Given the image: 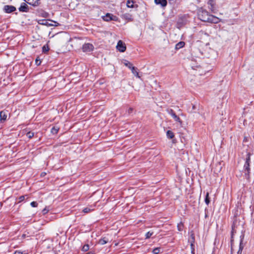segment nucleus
I'll list each match as a JSON object with an SVG mask.
<instances>
[{
	"mask_svg": "<svg viewBox=\"0 0 254 254\" xmlns=\"http://www.w3.org/2000/svg\"><path fill=\"white\" fill-rule=\"evenodd\" d=\"M211 166L212 172H213L214 174L217 175L220 173L224 166V162L223 161L217 162L215 163L213 162Z\"/></svg>",
	"mask_w": 254,
	"mask_h": 254,
	"instance_id": "1",
	"label": "nucleus"
},
{
	"mask_svg": "<svg viewBox=\"0 0 254 254\" xmlns=\"http://www.w3.org/2000/svg\"><path fill=\"white\" fill-rule=\"evenodd\" d=\"M207 7L210 11L216 13L218 11V6L216 3V0H208Z\"/></svg>",
	"mask_w": 254,
	"mask_h": 254,
	"instance_id": "2",
	"label": "nucleus"
},
{
	"mask_svg": "<svg viewBox=\"0 0 254 254\" xmlns=\"http://www.w3.org/2000/svg\"><path fill=\"white\" fill-rule=\"evenodd\" d=\"M219 21L220 19L217 17L211 14H207V22L211 23H217Z\"/></svg>",
	"mask_w": 254,
	"mask_h": 254,
	"instance_id": "3",
	"label": "nucleus"
},
{
	"mask_svg": "<svg viewBox=\"0 0 254 254\" xmlns=\"http://www.w3.org/2000/svg\"><path fill=\"white\" fill-rule=\"evenodd\" d=\"M195 238L194 234L191 232L190 234V237L189 238L188 241L190 244L191 249V253H193L194 250V243Z\"/></svg>",
	"mask_w": 254,
	"mask_h": 254,
	"instance_id": "4",
	"label": "nucleus"
},
{
	"mask_svg": "<svg viewBox=\"0 0 254 254\" xmlns=\"http://www.w3.org/2000/svg\"><path fill=\"white\" fill-rule=\"evenodd\" d=\"M117 49L121 52H124L126 50V46L125 43L121 40H119L117 45Z\"/></svg>",
	"mask_w": 254,
	"mask_h": 254,
	"instance_id": "5",
	"label": "nucleus"
},
{
	"mask_svg": "<svg viewBox=\"0 0 254 254\" xmlns=\"http://www.w3.org/2000/svg\"><path fill=\"white\" fill-rule=\"evenodd\" d=\"M93 46L90 43L84 44L82 46V50L85 52H90L93 50Z\"/></svg>",
	"mask_w": 254,
	"mask_h": 254,
	"instance_id": "6",
	"label": "nucleus"
},
{
	"mask_svg": "<svg viewBox=\"0 0 254 254\" xmlns=\"http://www.w3.org/2000/svg\"><path fill=\"white\" fill-rule=\"evenodd\" d=\"M244 237H245L244 234L242 233V234L240 236V246H239V250L238 252H237V254H242V252L244 247V245L243 244Z\"/></svg>",
	"mask_w": 254,
	"mask_h": 254,
	"instance_id": "7",
	"label": "nucleus"
},
{
	"mask_svg": "<svg viewBox=\"0 0 254 254\" xmlns=\"http://www.w3.org/2000/svg\"><path fill=\"white\" fill-rule=\"evenodd\" d=\"M169 114L173 118L176 122H178L180 124L182 123V121L180 118L177 116L174 111L172 109L168 110Z\"/></svg>",
	"mask_w": 254,
	"mask_h": 254,
	"instance_id": "8",
	"label": "nucleus"
},
{
	"mask_svg": "<svg viewBox=\"0 0 254 254\" xmlns=\"http://www.w3.org/2000/svg\"><path fill=\"white\" fill-rule=\"evenodd\" d=\"M3 10L6 13H11L16 10V8L12 5H6L3 7Z\"/></svg>",
	"mask_w": 254,
	"mask_h": 254,
	"instance_id": "9",
	"label": "nucleus"
},
{
	"mask_svg": "<svg viewBox=\"0 0 254 254\" xmlns=\"http://www.w3.org/2000/svg\"><path fill=\"white\" fill-rule=\"evenodd\" d=\"M248 169L244 168L245 175H254V164L251 167L250 165H249Z\"/></svg>",
	"mask_w": 254,
	"mask_h": 254,
	"instance_id": "10",
	"label": "nucleus"
},
{
	"mask_svg": "<svg viewBox=\"0 0 254 254\" xmlns=\"http://www.w3.org/2000/svg\"><path fill=\"white\" fill-rule=\"evenodd\" d=\"M7 115V111H2L0 112V121L1 123L6 121Z\"/></svg>",
	"mask_w": 254,
	"mask_h": 254,
	"instance_id": "11",
	"label": "nucleus"
},
{
	"mask_svg": "<svg viewBox=\"0 0 254 254\" xmlns=\"http://www.w3.org/2000/svg\"><path fill=\"white\" fill-rule=\"evenodd\" d=\"M29 7L27 4L24 2L21 3L20 7L19 8V10L21 12H28L29 11Z\"/></svg>",
	"mask_w": 254,
	"mask_h": 254,
	"instance_id": "12",
	"label": "nucleus"
},
{
	"mask_svg": "<svg viewBox=\"0 0 254 254\" xmlns=\"http://www.w3.org/2000/svg\"><path fill=\"white\" fill-rule=\"evenodd\" d=\"M25 2H27L29 4L33 6H37L39 5L40 0H24Z\"/></svg>",
	"mask_w": 254,
	"mask_h": 254,
	"instance_id": "13",
	"label": "nucleus"
},
{
	"mask_svg": "<svg viewBox=\"0 0 254 254\" xmlns=\"http://www.w3.org/2000/svg\"><path fill=\"white\" fill-rule=\"evenodd\" d=\"M250 156L251 153H248L246 158L245 164L244 165V168L247 170L248 169L247 168H248L249 165H250V162L251 160Z\"/></svg>",
	"mask_w": 254,
	"mask_h": 254,
	"instance_id": "14",
	"label": "nucleus"
},
{
	"mask_svg": "<svg viewBox=\"0 0 254 254\" xmlns=\"http://www.w3.org/2000/svg\"><path fill=\"white\" fill-rule=\"evenodd\" d=\"M155 2L157 4H160L162 6H165L167 3L166 0H155Z\"/></svg>",
	"mask_w": 254,
	"mask_h": 254,
	"instance_id": "15",
	"label": "nucleus"
},
{
	"mask_svg": "<svg viewBox=\"0 0 254 254\" xmlns=\"http://www.w3.org/2000/svg\"><path fill=\"white\" fill-rule=\"evenodd\" d=\"M121 16L123 18H124L125 19H127V20H130V21L132 20V17H131L132 16L130 14H129L128 13H125V14H122Z\"/></svg>",
	"mask_w": 254,
	"mask_h": 254,
	"instance_id": "16",
	"label": "nucleus"
},
{
	"mask_svg": "<svg viewBox=\"0 0 254 254\" xmlns=\"http://www.w3.org/2000/svg\"><path fill=\"white\" fill-rule=\"evenodd\" d=\"M38 23L45 25H54L53 24L48 23V21L45 19L39 20L38 21Z\"/></svg>",
	"mask_w": 254,
	"mask_h": 254,
	"instance_id": "17",
	"label": "nucleus"
},
{
	"mask_svg": "<svg viewBox=\"0 0 254 254\" xmlns=\"http://www.w3.org/2000/svg\"><path fill=\"white\" fill-rule=\"evenodd\" d=\"M112 14L111 13H107L106 14L105 16H104L103 17V19L104 20L106 21H109L110 20H111V16H112Z\"/></svg>",
	"mask_w": 254,
	"mask_h": 254,
	"instance_id": "18",
	"label": "nucleus"
},
{
	"mask_svg": "<svg viewBox=\"0 0 254 254\" xmlns=\"http://www.w3.org/2000/svg\"><path fill=\"white\" fill-rule=\"evenodd\" d=\"M108 242V240L106 239V238H103L102 239H101L99 241V244L103 245L105 244H106Z\"/></svg>",
	"mask_w": 254,
	"mask_h": 254,
	"instance_id": "19",
	"label": "nucleus"
},
{
	"mask_svg": "<svg viewBox=\"0 0 254 254\" xmlns=\"http://www.w3.org/2000/svg\"><path fill=\"white\" fill-rule=\"evenodd\" d=\"M133 3V0H128L127 2V6L129 8H133L134 7Z\"/></svg>",
	"mask_w": 254,
	"mask_h": 254,
	"instance_id": "20",
	"label": "nucleus"
},
{
	"mask_svg": "<svg viewBox=\"0 0 254 254\" xmlns=\"http://www.w3.org/2000/svg\"><path fill=\"white\" fill-rule=\"evenodd\" d=\"M185 46V43L184 42H180L177 43L176 45V49H179L183 48Z\"/></svg>",
	"mask_w": 254,
	"mask_h": 254,
	"instance_id": "21",
	"label": "nucleus"
},
{
	"mask_svg": "<svg viewBox=\"0 0 254 254\" xmlns=\"http://www.w3.org/2000/svg\"><path fill=\"white\" fill-rule=\"evenodd\" d=\"M131 71H132V73L135 75L136 76V77L139 78L140 76H139V74H138V72L136 71V68L133 66V67H132L131 69Z\"/></svg>",
	"mask_w": 254,
	"mask_h": 254,
	"instance_id": "22",
	"label": "nucleus"
},
{
	"mask_svg": "<svg viewBox=\"0 0 254 254\" xmlns=\"http://www.w3.org/2000/svg\"><path fill=\"white\" fill-rule=\"evenodd\" d=\"M167 136L169 138H173L174 136V133L171 130H168L167 132Z\"/></svg>",
	"mask_w": 254,
	"mask_h": 254,
	"instance_id": "23",
	"label": "nucleus"
},
{
	"mask_svg": "<svg viewBox=\"0 0 254 254\" xmlns=\"http://www.w3.org/2000/svg\"><path fill=\"white\" fill-rule=\"evenodd\" d=\"M177 228H178V230L179 231H183V228H184V224H183V223L182 222H180V223H179L178 224Z\"/></svg>",
	"mask_w": 254,
	"mask_h": 254,
	"instance_id": "24",
	"label": "nucleus"
},
{
	"mask_svg": "<svg viewBox=\"0 0 254 254\" xmlns=\"http://www.w3.org/2000/svg\"><path fill=\"white\" fill-rule=\"evenodd\" d=\"M124 64L127 66L129 68L131 69L132 67H133L132 64L129 62L126 61L124 63Z\"/></svg>",
	"mask_w": 254,
	"mask_h": 254,
	"instance_id": "25",
	"label": "nucleus"
},
{
	"mask_svg": "<svg viewBox=\"0 0 254 254\" xmlns=\"http://www.w3.org/2000/svg\"><path fill=\"white\" fill-rule=\"evenodd\" d=\"M59 129V128L54 127L51 129V132L53 134H56L58 133Z\"/></svg>",
	"mask_w": 254,
	"mask_h": 254,
	"instance_id": "26",
	"label": "nucleus"
},
{
	"mask_svg": "<svg viewBox=\"0 0 254 254\" xmlns=\"http://www.w3.org/2000/svg\"><path fill=\"white\" fill-rule=\"evenodd\" d=\"M89 249V246L88 244L85 245L82 248V251L83 252H87Z\"/></svg>",
	"mask_w": 254,
	"mask_h": 254,
	"instance_id": "27",
	"label": "nucleus"
},
{
	"mask_svg": "<svg viewBox=\"0 0 254 254\" xmlns=\"http://www.w3.org/2000/svg\"><path fill=\"white\" fill-rule=\"evenodd\" d=\"M42 50L44 53L49 51V48L47 45H44L42 48Z\"/></svg>",
	"mask_w": 254,
	"mask_h": 254,
	"instance_id": "28",
	"label": "nucleus"
},
{
	"mask_svg": "<svg viewBox=\"0 0 254 254\" xmlns=\"http://www.w3.org/2000/svg\"><path fill=\"white\" fill-rule=\"evenodd\" d=\"M26 135L29 138H31L34 136V133L32 132H28L27 133Z\"/></svg>",
	"mask_w": 254,
	"mask_h": 254,
	"instance_id": "29",
	"label": "nucleus"
},
{
	"mask_svg": "<svg viewBox=\"0 0 254 254\" xmlns=\"http://www.w3.org/2000/svg\"><path fill=\"white\" fill-rule=\"evenodd\" d=\"M153 232H148L146 234V238L147 239H148L149 238H150L151 237V236L153 235Z\"/></svg>",
	"mask_w": 254,
	"mask_h": 254,
	"instance_id": "30",
	"label": "nucleus"
},
{
	"mask_svg": "<svg viewBox=\"0 0 254 254\" xmlns=\"http://www.w3.org/2000/svg\"><path fill=\"white\" fill-rule=\"evenodd\" d=\"M152 252L154 254H158L160 253V248H157L154 249H153Z\"/></svg>",
	"mask_w": 254,
	"mask_h": 254,
	"instance_id": "31",
	"label": "nucleus"
},
{
	"mask_svg": "<svg viewBox=\"0 0 254 254\" xmlns=\"http://www.w3.org/2000/svg\"><path fill=\"white\" fill-rule=\"evenodd\" d=\"M91 209L88 207L85 208L83 209V212L85 213H89V212H91Z\"/></svg>",
	"mask_w": 254,
	"mask_h": 254,
	"instance_id": "32",
	"label": "nucleus"
},
{
	"mask_svg": "<svg viewBox=\"0 0 254 254\" xmlns=\"http://www.w3.org/2000/svg\"><path fill=\"white\" fill-rule=\"evenodd\" d=\"M111 20H113V21H118L119 20V18H118V17H117L115 15H114L113 14L111 16Z\"/></svg>",
	"mask_w": 254,
	"mask_h": 254,
	"instance_id": "33",
	"label": "nucleus"
},
{
	"mask_svg": "<svg viewBox=\"0 0 254 254\" xmlns=\"http://www.w3.org/2000/svg\"><path fill=\"white\" fill-rule=\"evenodd\" d=\"M27 196V195H22V196H20L19 198H18V202H22L23 201L24 199H25V197Z\"/></svg>",
	"mask_w": 254,
	"mask_h": 254,
	"instance_id": "34",
	"label": "nucleus"
},
{
	"mask_svg": "<svg viewBox=\"0 0 254 254\" xmlns=\"http://www.w3.org/2000/svg\"><path fill=\"white\" fill-rule=\"evenodd\" d=\"M30 204H31V206L33 207H35L38 206V203L36 201H33V202H31Z\"/></svg>",
	"mask_w": 254,
	"mask_h": 254,
	"instance_id": "35",
	"label": "nucleus"
},
{
	"mask_svg": "<svg viewBox=\"0 0 254 254\" xmlns=\"http://www.w3.org/2000/svg\"><path fill=\"white\" fill-rule=\"evenodd\" d=\"M235 231H234V229L233 228V227H232V232H231V242H232L233 240V234L234 233Z\"/></svg>",
	"mask_w": 254,
	"mask_h": 254,
	"instance_id": "36",
	"label": "nucleus"
},
{
	"mask_svg": "<svg viewBox=\"0 0 254 254\" xmlns=\"http://www.w3.org/2000/svg\"><path fill=\"white\" fill-rule=\"evenodd\" d=\"M133 108H129L128 110H127V113L128 114H131L132 112H133Z\"/></svg>",
	"mask_w": 254,
	"mask_h": 254,
	"instance_id": "37",
	"label": "nucleus"
},
{
	"mask_svg": "<svg viewBox=\"0 0 254 254\" xmlns=\"http://www.w3.org/2000/svg\"><path fill=\"white\" fill-rule=\"evenodd\" d=\"M48 212V210H47L46 208H44L43 210H42V212L44 214H46L47 212Z\"/></svg>",
	"mask_w": 254,
	"mask_h": 254,
	"instance_id": "38",
	"label": "nucleus"
},
{
	"mask_svg": "<svg viewBox=\"0 0 254 254\" xmlns=\"http://www.w3.org/2000/svg\"><path fill=\"white\" fill-rule=\"evenodd\" d=\"M14 254H23L22 252L20 251H16Z\"/></svg>",
	"mask_w": 254,
	"mask_h": 254,
	"instance_id": "39",
	"label": "nucleus"
},
{
	"mask_svg": "<svg viewBox=\"0 0 254 254\" xmlns=\"http://www.w3.org/2000/svg\"><path fill=\"white\" fill-rule=\"evenodd\" d=\"M208 195H209V194L207 192V204H208V203H209V198H208Z\"/></svg>",
	"mask_w": 254,
	"mask_h": 254,
	"instance_id": "40",
	"label": "nucleus"
},
{
	"mask_svg": "<svg viewBox=\"0 0 254 254\" xmlns=\"http://www.w3.org/2000/svg\"><path fill=\"white\" fill-rule=\"evenodd\" d=\"M48 14L47 13H45L43 15V16L45 17H47Z\"/></svg>",
	"mask_w": 254,
	"mask_h": 254,
	"instance_id": "41",
	"label": "nucleus"
},
{
	"mask_svg": "<svg viewBox=\"0 0 254 254\" xmlns=\"http://www.w3.org/2000/svg\"><path fill=\"white\" fill-rule=\"evenodd\" d=\"M36 64H37V65H39L40 64V62L39 63H38V61L37 60H36Z\"/></svg>",
	"mask_w": 254,
	"mask_h": 254,
	"instance_id": "42",
	"label": "nucleus"
},
{
	"mask_svg": "<svg viewBox=\"0 0 254 254\" xmlns=\"http://www.w3.org/2000/svg\"><path fill=\"white\" fill-rule=\"evenodd\" d=\"M53 22L55 23V24L54 25H55V26H58V25H59V23H58L57 22H55V21H53Z\"/></svg>",
	"mask_w": 254,
	"mask_h": 254,
	"instance_id": "43",
	"label": "nucleus"
},
{
	"mask_svg": "<svg viewBox=\"0 0 254 254\" xmlns=\"http://www.w3.org/2000/svg\"><path fill=\"white\" fill-rule=\"evenodd\" d=\"M204 200L205 202L206 203V195L205 196V197L204 198Z\"/></svg>",
	"mask_w": 254,
	"mask_h": 254,
	"instance_id": "44",
	"label": "nucleus"
},
{
	"mask_svg": "<svg viewBox=\"0 0 254 254\" xmlns=\"http://www.w3.org/2000/svg\"><path fill=\"white\" fill-rule=\"evenodd\" d=\"M86 254H93V253L91 252H89L86 253Z\"/></svg>",
	"mask_w": 254,
	"mask_h": 254,
	"instance_id": "45",
	"label": "nucleus"
},
{
	"mask_svg": "<svg viewBox=\"0 0 254 254\" xmlns=\"http://www.w3.org/2000/svg\"><path fill=\"white\" fill-rule=\"evenodd\" d=\"M200 19L201 20L203 21H205V20L202 19H201L200 18Z\"/></svg>",
	"mask_w": 254,
	"mask_h": 254,
	"instance_id": "46",
	"label": "nucleus"
},
{
	"mask_svg": "<svg viewBox=\"0 0 254 254\" xmlns=\"http://www.w3.org/2000/svg\"><path fill=\"white\" fill-rule=\"evenodd\" d=\"M205 217H206V213L205 214Z\"/></svg>",
	"mask_w": 254,
	"mask_h": 254,
	"instance_id": "47",
	"label": "nucleus"
},
{
	"mask_svg": "<svg viewBox=\"0 0 254 254\" xmlns=\"http://www.w3.org/2000/svg\"><path fill=\"white\" fill-rule=\"evenodd\" d=\"M212 68L209 69V70H212Z\"/></svg>",
	"mask_w": 254,
	"mask_h": 254,
	"instance_id": "48",
	"label": "nucleus"
}]
</instances>
